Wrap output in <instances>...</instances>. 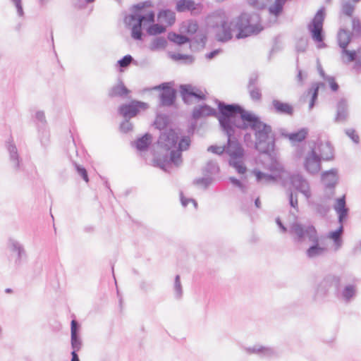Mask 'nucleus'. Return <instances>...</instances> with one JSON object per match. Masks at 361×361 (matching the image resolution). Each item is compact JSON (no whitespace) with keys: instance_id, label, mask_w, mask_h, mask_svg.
I'll list each match as a JSON object with an SVG mask.
<instances>
[{"instance_id":"obj_1","label":"nucleus","mask_w":361,"mask_h":361,"mask_svg":"<svg viewBox=\"0 0 361 361\" xmlns=\"http://www.w3.org/2000/svg\"><path fill=\"white\" fill-rule=\"evenodd\" d=\"M233 106L240 121L237 124V128L243 130H252L255 136V149L260 154L271 156L274 152L276 140L272 127L240 104H233Z\"/></svg>"},{"instance_id":"obj_2","label":"nucleus","mask_w":361,"mask_h":361,"mask_svg":"<svg viewBox=\"0 0 361 361\" xmlns=\"http://www.w3.org/2000/svg\"><path fill=\"white\" fill-rule=\"evenodd\" d=\"M219 123L222 131L228 137L225 152L229 155L230 159L243 158L244 149L235 136L236 130L238 129L237 124L240 121L234 111L233 104H219Z\"/></svg>"},{"instance_id":"obj_3","label":"nucleus","mask_w":361,"mask_h":361,"mask_svg":"<svg viewBox=\"0 0 361 361\" xmlns=\"http://www.w3.org/2000/svg\"><path fill=\"white\" fill-rule=\"evenodd\" d=\"M214 29L215 39L220 42L231 40L235 32H238L235 35L237 39H243L252 34H258L262 30L257 25L251 23V16L247 13H243L230 21L221 20Z\"/></svg>"},{"instance_id":"obj_4","label":"nucleus","mask_w":361,"mask_h":361,"mask_svg":"<svg viewBox=\"0 0 361 361\" xmlns=\"http://www.w3.org/2000/svg\"><path fill=\"white\" fill-rule=\"evenodd\" d=\"M155 13L150 11L145 14L131 13L126 16L124 23L131 30V37L135 40H142V30L145 29L149 35H157L166 32L164 25L155 24Z\"/></svg>"},{"instance_id":"obj_5","label":"nucleus","mask_w":361,"mask_h":361,"mask_svg":"<svg viewBox=\"0 0 361 361\" xmlns=\"http://www.w3.org/2000/svg\"><path fill=\"white\" fill-rule=\"evenodd\" d=\"M288 233L293 241L296 243H302L307 239L311 240L318 234L316 228L311 224H302L295 221L289 226Z\"/></svg>"},{"instance_id":"obj_6","label":"nucleus","mask_w":361,"mask_h":361,"mask_svg":"<svg viewBox=\"0 0 361 361\" xmlns=\"http://www.w3.org/2000/svg\"><path fill=\"white\" fill-rule=\"evenodd\" d=\"M342 278L334 274H326L318 285L314 299L324 298L328 295L331 288H334V294L336 295L337 289L341 286Z\"/></svg>"},{"instance_id":"obj_7","label":"nucleus","mask_w":361,"mask_h":361,"mask_svg":"<svg viewBox=\"0 0 361 361\" xmlns=\"http://www.w3.org/2000/svg\"><path fill=\"white\" fill-rule=\"evenodd\" d=\"M324 20V8H320L314 16L312 22L308 25V30L311 33L312 38L318 44V48H323L326 47V44L323 42L324 41V33H323V23Z\"/></svg>"},{"instance_id":"obj_8","label":"nucleus","mask_w":361,"mask_h":361,"mask_svg":"<svg viewBox=\"0 0 361 361\" xmlns=\"http://www.w3.org/2000/svg\"><path fill=\"white\" fill-rule=\"evenodd\" d=\"M178 135L173 129L164 130L161 132L158 145L160 148L166 151V154L164 156V161L168 164V156L173 150H176L177 142L178 141Z\"/></svg>"},{"instance_id":"obj_9","label":"nucleus","mask_w":361,"mask_h":361,"mask_svg":"<svg viewBox=\"0 0 361 361\" xmlns=\"http://www.w3.org/2000/svg\"><path fill=\"white\" fill-rule=\"evenodd\" d=\"M312 244L306 250L305 255L309 259H316L326 255L329 252L328 246L326 243V239L325 237L319 236L317 234L316 236L309 240Z\"/></svg>"},{"instance_id":"obj_10","label":"nucleus","mask_w":361,"mask_h":361,"mask_svg":"<svg viewBox=\"0 0 361 361\" xmlns=\"http://www.w3.org/2000/svg\"><path fill=\"white\" fill-rule=\"evenodd\" d=\"M322 180L324 185V198L331 200L335 195V187L338 181L337 170L332 169L322 173Z\"/></svg>"},{"instance_id":"obj_11","label":"nucleus","mask_w":361,"mask_h":361,"mask_svg":"<svg viewBox=\"0 0 361 361\" xmlns=\"http://www.w3.org/2000/svg\"><path fill=\"white\" fill-rule=\"evenodd\" d=\"M153 90L161 91L159 94V105L161 106H171L173 105L176 97V90L172 87L171 82H163L154 87Z\"/></svg>"},{"instance_id":"obj_12","label":"nucleus","mask_w":361,"mask_h":361,"mask_svg":"<svg viewBox=\"0 0 361 361\" xmlns=\"http://www.w3.org/2000/svg\"><path fill=\"white\" fill-rule=\"evenodd\" d=\"M190 142L191 140L189 136H183L180 140L177 142L176 150L171 151L170 155L168 156V164H172L176 166H179L183 162L182 152L189 148Z\"/></svg>"},{"instance_id":"obj_13","label":"nucleus","mask_w":361,"mask_h":361,"mask_svg":"<svg viewBox=\"0 0 361 361\" xmlns=\"http://www.w3.org/2000/svg\"><path fill=\"white\" fill-rule=\"evenodd\" d=\"M148 104L145 102L133 100L128 104H123L118 108V113L124 118L130 119L135 117L140 111V109H146Z\"/></svg>"},{"instance_id":"obj_14","label":"nucleus","mask_w":361,"mask_h":361,"mask_svg":"<svg viewBox=\"0 0 361 361\" xmlns=\"http://www.w3.org/2000/svg\"><path fill=\"white\" fill-rule=\"evenodd\" d=\"M357 287L355 283H348L343 287L340 286L334 295L338 300L345 302H351L357 295Z\"/></svg>"},{"instance_id":"obj_15","label":"nucleus","mask_w":361,"mask_h":361,"mask_svg":"<svg viewBox=\"0 0 361 361\" xmlns=\"http://www.w3.org/2000/svg\"><path fill=\"white\" fill-rule=\"evenodd\" d=\"M216 103L218 106V111L214 108L211 107L207 104H203L201 106H195L192 110V116L195 120L200 119L203 116H214L219 120V104L221 103H225L219 100H216Z\"/></svg>"},{"instance_id":"obj_16","label":"nucleus","mask_w":361,"mask_h":361,"mask_svg":"<svg viewBox=\"0 0 361 361\" xmlns=\"http://www.w3.org/2000/svg\"><path fill=\"white\" fill-rule=\"evenodd\" d=\"M290 183L292 185L300 192H301L307 200L312 196L310 184L308 181L300 174H293L290 176Z\"/></svg>"},{"instance_id":"obj_17","label":"nucleus","mask_w":361,"mask_h":361,"mask_svg":"<svg viewBox=\"0 0 361 361\" xmlns=\"http://www.w3.org/2000/svg\"><path fill=\"white\" fill-rule=\"evenodd\" d=\"M321 157L312 149L305 157L304 166L305 170L311 174L317 173L321 169Z\"/></svg>"},{"instance_id":"obj_18","label":"nucleus","mask_w":361,"mask_h":361,"mask_svg":"<svg viewBox=\"0 0 361 361\" xmlns=\"http://www.w3.org/2000/svg\"><path fill=\"white\" fill-rule=\"evenodd\" d=\"M180 92L183 100L185 103H188L190 99L192 97L199 101L205 99V95L202 91L191 85H181L180 86Z\"/></svg>"},{"instance_id":"obj_19","label":"nucleus","mask_w":361,"mask_h":361,"mask_svg":"<svg viewBox=\"0 0 361 361\" xmlns=\"http://www.w3.org/2000/svg\"><path fill=\"white\" fill-rule=\"evenodd\" d=\"M201 3H195L194 0H179L176 3V9L179 13L190 11L192 15H198L202 9Z\"/></svg>"},{"instance_id":"obj_20","label":"nucleus","mask_w":361,"mask_h":361,"mask_svg":"<svg viewBox=\"0 0 361 361\" xmlns=\"http://www.w3.org/2000/svg\"><path fill=\"white\" fill-rule=\"evenodd\" d=\"M245 350L248 354H256L264 358H271L277 355V352L273 348L265 347L259 344L245 348Z\"/></svg>"},{"instance_id":"obj_21","label":"nucleus","mask_w":361,"mask_h":361,"mask_svg":"<svg viewBox=\"0 0 361 361\" xmlns=\"http://www.w3.org/2000/svg\"><path fill=\"white\" fill-rule=\"evenodd\" d=\"M349 117L348 104L345 99H341L336 105V114L334 118L335 123H345Z\"/></svg>"},{"instance_id":"obj_22","label":"nucleus","mask_w":361,"mask_h":361,"mask_svg":"<svg viewBox=\"0 0 361 361\" xmlns=\"http://www.w3.org/2000/svg\"><path fill=\"white\" fill-rule=\"evenodd\" d=\"M334 208L338 214V223L342 224L347 218L349 212V209L346 207L345 195L336 200Z\"/></svg>"},{"instance_id":"obj_23","label":"nucleus","mask_w":361,"mask_h":361,"mask_svg":"<svg viewBox=\"0 0 361 361\" xmlns=\"http://www.w3.org/2000/svg\"><path fill=\"white\" fill-rule=\"evenodd\" d=\"M281 134L283 137L288 138L292 144L301 142L305 140L307 136L308 130L307 128H301L297 132L288 133L284 130H282Z\"/></svg>"},{"instance_id":"obj_24","label":"nucleus","mask_w":361,"mask_h":361,"mask_svg":"<svg viewBox=\"0 0 361 361\" xmlns=\"http://www.w3.org/2000/svg\"><path fill=\"white\" fill-rule=\"evenodd\" d=\"M343 233V224L335 231L329 232L327 238L331 239L334 242V250H338L343 245L342 234Z\"/></svg>"},{"instance_id":"obj_25","label":"nucleus","mask_w":361,"mask_h":361,"mask_svg":"<svg viewBox=\"0 0 361 361\" xmlns=\"http://www.w3.org/2000/svg\"><path fill=\"white\" fill-rule=\"evenodd\" d=\"M130 90L125 86L122 81L111 87L108 92L109 97H124L128 95Z\"/></svg>"},{"instance_id":"obj_26","label":"nucleus","mask_w":361,"mask_h":361,"mask_svg":"<svg viewBox=\"0 0 361 361\" xmlns=\"http://www.w3.org/2000/svg\"><path fill=\"white\" fill-rule=\"evenodd\" d=\"M272 105L275 111L280 114L293 115V108L288 103L282 102L278 99L272 101Z\"/></svg>"},{"instance_id":"obj_27","label":"nucleus","mask_w":361,"mask_h":361,"mask_svg":"<svg viewBox=\"0 0 361 361\" xmlns=\"http://www.w3.org/2000/svg\"><path fill=\"white\" fill-rule=\"evenodd\" d=\"M158 20L161 23H166L168 25H171L176 20L175 13L170 9L161 10L157 15Z\"/></svg>"},{"instance_id":"obj_28","label":"nucleus","mask_w":361,"mask_h":361,"mask_svg":"<svg viewBox=\"0 0 361 361\" xmlns=\"http://www.w3.org/2000/svg\"><path fill=\"white\" fill-rule=\"evenodd\" d=\"M351 32L346 29H341L338 33V43L343 49L347 48L351 41Z\"/></svg>"},{"instance_id":"obj_29","label":"nucleus","mask_w":361,"mask_h":361,"mask_svg":"<svg viewBox=\"0 0 361 361\" xmlns=\"http://www.w3.org/2000/svg\"><path fill=\"white\" fill-rule=\"evenodd\" d=\"M152 142V135L149 133H145L142 137L137 139L134 142L135 148L140 152L147 149Z\"/></svg>"},{"instance_id":"obj_30","label":"nucleus","mask_w":361,"mask_h":361,"mask_svg":"<svg viewBox=\"0 0 361 361\" xmlns=\"http://www.w3.org/2000/svg\"><path fill=\"white\" fill-rule=\"evenodd\" d=\"M319 151L320 153L319 156L324 160H329L333 157L334 149L328 142L321 143L319 146Z\"/></svg>"},{"instance_id":"obj_31","label":"nucleus","mask_w":361,"mask_h":361,"mask_svg":"<svg viewBox=\"0 0 361 361\" xmlns=\"http://www.w3.org/2000/svg\"><path fill=\"white\" fill-rule=\"evenodd\" d=\"M8 151L10 155V161L13 165V168L17 171L20 169V159L18 150L15 145L9 144Z\"/></svg>"},{"instance_id":"obj_32","label":"nucleus","mask_w":361,"mask_h":361,"mask_svg":"<svg viewBox=\"0 0 361 361\" xmlns=\"http://www.w3.org/2000/svg\"><path fill=\"white\" fill-rule=\"evenodd\" d=\"M219 172V166L216 161L210 160L202 169V173L204 176H212Z\"/></svg>"},{"instance_id":"obj_33","label":"nucleus","mask_w":361,"mask_h":361,"mask_svg":"<svg viewBox=\"0 0 361 361\" xmlns=\"http://www.w3.org/2000/svg\"><path fill=\"white\" fill-rule=\"evenodd\" d=\"M167 45L166 39L163 37H157L154 38L149 44V49L152 51L164 49Z\"/></svg>"},{"instance_id":"obj_34","label":"nucleus","mask_w":361,"mask_h":361,"mask_svg":"<svg viewBox=\"0 0 361 361\" xmlns=\"http://www.w3.org/2000/svg\"><path fill=\"white\" fill-rule=\"evenodd\" d=\"M198 27L199 26L196 21L188 20L182 23L180 29L182 32L193 35L197 31Z\"/></svg>"},{"instance_id":"obj_35","label":"nucleus","mask_w":361,"mask_h":361,"mask_svg":"<svg viewBox=\"0 0 361 361\" xmlns=\"http://www.w3.org/2000/svg\"><path fill=\"white\" fill-rule=\"evenodd\" d=\"M167 37L169 41L180 46L190 42L189 37L180 34H177L173 32H169Z\"/></svg>"},{"instance_id":"obj_36","label":"nucleus","mask_w":361,"mask_h":361,"mask_svg":"<svg viewBox=\"0 0 361 361\" xmlns=\"http://www.w3.org/2000/svg\"><path fill=\"white\" fill-rule=\"evenodd\" d=\"M228 164L240 174H244L247 171V168L243 161V158L230 159Z\"/></svg>"},{"instance_id":"obj_37","label":"nucleus","mask_w":361,"mask_h":361,"mask_svg":"<svg viewBox=\"0 0 361 361\" xmlns=\"http://www.w3.org/2000/svg\"><path fill=\"white\" fill-rule=\"evenodd\" d=\"M228 164L240 174H244L247 171V168L243 161V158L230 159Z\"/></svg>"},{"instance_id":"obj_38","label":"nucleus","mask_w":361,"mask_h":361,"mask_svg":"<svg viewBox=\"0 0 361 361\" xmlns=\"http://www.w3.org/2000/svg\"><path fill=\"white\" fill-rule=\"evenodd\" d=\"M287 0H275L274 4L269 7V12L275 16H279L283 11V6Z\"/></svg>"},{"instance_id":"obj_39","label":"nucleus","mask_w":361,"mask_h":361,"mask_svg":"<svg viewBox=\"0 0 361 361\" xmlns=\"http://www.w3.org/2000/svg\"><path fill=\"white\" fill-rule=\"evenodd\" d=\"M170 56L174 61H182V63L185 65L192 64L195 61L194 56L189 54H171Z\"/></svg>"},{"instance_id":"obj_40","label":"nucleus","mask_w":361,"mask_h":361,"mask_svg":"<svg viewBox=\"0 0 361 361\" xmlns=\"http://www.w3.org/2000/svg\"><path fill=\"white\" fill-rule=\"evenodd\" d=\"M214 178L212 176H204V177L198 178L193 180V184L207 189L214 181Z\"/></svg>"},{"instance_id":"obj_41","label":"nucleus","mask_w":361,"mask_h":361,"mask_svg":"<svg viewBox=\"0 0 361 361\" xmlns=\"http://www.w3.org/2000/svg\"><path fill=\"white\" fill-rule=\"evenodd\" d=\"M319 85H324V83H315L313 84L312 87L309 90V93L312 94L311 99L309 104V108L310 109H312L314 106L315 101L317 100L318 97V92H319Z\"/></svg>"},{"instance_id":"obj_42","label":"nucleus","mask_w":361,"mask_h":361,"mask_svg":"<svg viewBox=\"0 0 361 361\" xmlns=\"http://www.w3.org/2000/svg\"><path fill=\"white\" fill-rule=\"evenodd\" d=\"M253 173L258 183H269L275 180L272 175L263 173L260 171H253Z\"/></svg>"},{"instance_id":"obj_43","label":"nucleus","mask_w":361,"mask_h":361,"mask_svg":"<svg viewBox=\"0 0 361 361\" xmlns=\"http://www.w3.org/2000/svg\"><path fill=\"white\" fill-rule=\"evenodd\" d=\"M173 290L175 293V298L178 300H180L183 296V288L179 275H176L175 277Z\"/></svg>"},{"instance_id":"obj_44","label":"nucleus","mask_w":361,"mask_h":361,"mask_svg":"<svg viewBox=\"0 0 361 361\" xmlns=\"http://www.w3.org/2000/svg\"><path fill=\"white\" fill-rule=\"evenodd\" d=\"M71 344L73 349L72 351L78 352L82 346V341L80 335L71 336Z\"/></svg>"},{"instance_id":"obj_45","label":"nucleus","mask_w":361,"mask_h":361,"mask_svg":"<svg viewBox=\"0 0 361 361\" xmlns=\"http://www.w3.org/2000/svg\"><path fill=\"white\" fill-rule=\"evenodd\" d=\"M8 246H9L10 250L13 252H15V253L20 252V254L25 252V250H24L23 245L18 241H17L16 240L10 239L9 243H8Z\"/></svg>"},{"instance_id":"obj_46","label":"nucleus","mask_w":361,"mask_h":361,"mask_svg":"<svg viewBox=\"0 0 361 361\" xmlns=\"http://www.w3.org/2000/svg\"><path fill=\"white\" fill-rule=\"evenodd\" d=\"M250 97L252 101H260L262 98V93L258 86L247 88Z\"/></svg>"},{"instance_id":"obj_47","label":"nucleus","mask_w":361,"mask_h":361,"mask_svg":"<svg viewBox=\"0 0 361 361\" xmlns=\"http://www.w3.org/2000/svg\"><path fill=\"white\" fill-rule=\"evenodd\" d=\"M168 124V119L166 116H157L154 125V126L160 130H164Z\"/></svg>"},{"instance_id":"obj_48","label":"nucleus","mask_w":361,"mask_h":361,"mask_svg":"<svg viewBox=\"0 0 361 361\" xmlns=\"http://www.w3.org/2000/svg\"><path fill=\"white\" fill-rule=\"evenodd\" d=\"M352 35L355 37H359L361 35V22L359 19L353 18L352 20Z\"/></svg>"},{"instance_id":"obj_49","label":"nucleus","mask_w":361,"mask_h":361,"mask_svg":"<svg viewBox=\"0 0 361 361\" xmlns=\"http://www.w3.org/2000/svg\"><path fill=\"white\" fill-rule=\"evenodd\" d=\"M133 61V58L132 56L128 54L124 56L122 59L117 61V65L120 67L121 71H122V68H126L130 66L131 62Z\"/></svg>"},{"instance_id":"obj_50","label":"nucleus","mask_w":361,"mask_h":361,"mask_svg":"<svg viewBox=\"0 0 361 361\" xmlns=\"http://www.w3.org/2000/svg\"><path fill=\"white\" fill-rule=\"evenodd\" d=\"M342 55L347 56V63L355 61L356 63V61L357 59V51H350L348 50L347 48L342 49Z\"/></svg>"},{"instance_id":"obj_51","label":"nucleus","mask_w":361,"mask_h":361,"mask_svg":"<svg viewBox=\"0 0 361 361\" xmlns=\"http://www.w3.org/2000/svg\"><path fill=\"white\" fill-rule=\"evenodd\" d=\"M269 0H248L250 6L256 9H264L267 6Z\"/></svg>"},{"instance_id":"obj_52","label":"nucleus","mask_w":361,"mask_h":361,"mask_svg":"<svg viewBox=\"0 0 361 361\" xmlns=\"http://www.w3.org/2000/svg\"><path fill=\"white\" fill-rule=\"evenodd\" d=\"M35 120L37 123L38 128L45 126L47 120L44 112L43 111H37L35 114Z\"/></svg>"},{"instance_id":"obj_53","label":"nucleus","mask_w":361,"mask_h":361,"mask_svg":"<svg viewBox=\"0 0 361 361\" xmlns=\"http://www.w3.org/2000/svg\"><path fill=\"white\" fill-rule=\"evenodd\" d=\"M75 169L78 173L82 177V178L86 182H89V177L87 174V171L85 167L78 164L77 163H74Z\"/></svg>"},{"instance_id":"obj_54","label":"nucleus","mask_w":361,"mask_h":361,"mask_svg":"<svg viewBox=\"0 0 361 361\" xmlns=\"http://www.w3.org/2000/svg\"><path fill=\"white\" fill-rule=\"evenodd\" d=\"M354 9L355 6L350 2H345L342 5L343 13L348 16H352Z\"/></svg>"},{"instance_id":"obj_55","label":"nucleus","mask_w":361,"mask_h":361,"mask_svg":"<svg viewBox=\"0 0 361 361\" xmlns=\"http://www.w3.org/2000/svg\"><path fill=\"white\" fill-rule=\"evenodd\" d=\"M133 128V125L130 121V119L124 118V121L120 125V129L123 133H128L132 131Z\"/></svg>"},{"instance_id":"obj_56","label":"nucleus","mask_w":361,"mask_h":361,"mask_svg":"<svg viewBox=\"0 0 361 361\" xmlns=\"http://www.w3.org/2000/svg\"><path fill=\"white\" fill-rule=\"evenodd\" d=\"M150 6H151V2L149 1L135 4L132 6L133 13H137L141 14L140 11L142 8H144L145 7Z\"/></svg>"},{"instance_id":"obj_57","label":"nucleus","mask_w":361,"mask_h":361,"mask_svg":"<svg viewBox=\"0 0 361 361\" xmlns=\"http://www.w3.org/2000/svg\"><path fill=\"white\" fill-rule=\"evenodd\" d=\"M289 204L291 207L295 209L296 212H298V195L294 194L293 192L289 193Z\"/></svg>"},{"instance_id":"obj_58","label":"nucleus","mask_w":361,"mask_h":361,"mask_svg":"<svg viewBox=\"0 0 361 361\" xmlns=\"http://www.w3.org/2000/svg\"><path fill=\"white\" fill-rule=\"evenodd\" d=\"M345 134L353 140L355 144H358L360 142L359 135L356 133L355 130L353 128L346 129L345 130Z\"/></svg>"},{"instance_id":"obj_59","label":"nucleus","mask_w":361,"mask_h":361,"mask_svg":"<svg viewBox=\"0 0 361 361\" xmlns=\"http://www.w3.org/2000/svg\"><path fill=\"white\" fill-rule=\"evenodd\" d=\"M229 180L235 187H238L243 192H246V186L235 177H229Z\"/></svg>"},{"instance_id":"obj_60","label":"nucleus","mask_w":361,"mask_h":361,"mask_svg":"<svg viewBox=\"0 0 361 361\" xmlns=\"http://www.w3.org/2000/svg\"><path fill=\"white\" fill-rule=\"evenodd\" d=\"M315 209L321 216H325L329 210V206L324 204H316Z\"/></svg>"},{"instance_id":"obj_61","label":"nucleus","mask_w":361,"mask_h":361,"mask_svg":"<svg viewBox=\"0 0 361 361\" xmlns=\"http://www.w3.org/2000/svg\"><path fill=\"white\" fill-rule=\"evenodd\" d=\"M207 151L218 155H221L225 152V146L221 147L211 145L207 148Z\"/></svg>"},{"instance_id":"obj_62","label":"nucleus","mask_w":361,"mask_h":361,"mask_svg":"<svg viewBox=\"0 0 361 361\" xmlns=\"http://www.w3.org/2000/svg\"><path fill=\"white\" fill-rule=\"evenodd\" d=\"M79 330H80V324L79 323L75 320L73 319L71 323V336H75L79 335Z\"/></svg>"},{"instance_id":"obj_63","label":"nucleus","mask_w":361,"mask_h":361,"mask_svg":"<svg viewBox=\"0 0 361 361\" xmlns=\"http://www.w3.org/2000/svg\"><path fill=\"white\" fill-rule=\"evenodd\" d=\"M257 85H258V75L256 73H252L249 78V81H248L247 87L250 88V87H257Z\"/></svg>"},{"instance_id":"obj_64","label":"nucleus","mask_w":361,"mask_h":361,"mask_svg":"<svg viewBox=\"0 0 361 361\" xmlns=\"http://www.w3.org/2000/svg\"><path fill=\"white\" fill-rule=\"evenodd\" d=\"M11 1L13 3V4L16 6L18 15L20 17L23 16L24 11H23V6H22V1L21 0H11Z\"/></svg>"}]
</instances>
